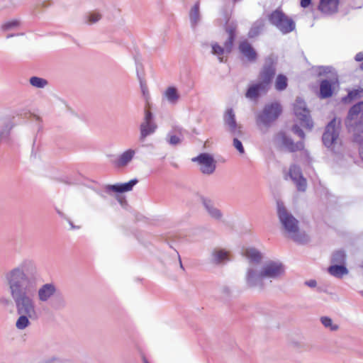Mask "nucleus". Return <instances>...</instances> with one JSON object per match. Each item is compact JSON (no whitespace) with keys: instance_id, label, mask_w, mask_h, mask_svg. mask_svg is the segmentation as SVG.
Returning a JSON list of instances; mask_svg holds the SVG:
<instances>
[{"instance_id":"f257e3e1","label":"nucleus","mask_w":363,"mask_h":363,"mask_svg":"<svg viewBox=\"0 0 363 363\" xmlns=\"http://www.w3.org/2000/svg\"><path fill=\"white\" fill-rule=\"evenodd\" d=\"M40 275L36 264L31 259H25L9 270L4 275V284L11 298L13 301L18 318L15 327L24 330L31 325L30 320L37 318L35 301L33 297L37 291L38 300L47 303L57 293V286L49 282L38 289Z\"/></svg>"},{"instance_id":"f03ea898","label":"nucleus","mask_w":363,"mask_h":363,"mask_svg":"<svg viewBox=\"0 0 363 363\" xmlns=\"http://www.w3.org/2000/svg\"><path fill=\"white\" fill-rule=\"evenodd\" d=\"M285 267L280 262L269 261L262 265L251 264L246 270L245 283L250 289L263 290L267 283L281 279Z\"/></svg>"},{"instance_id":"7ed1b4c3","label":"nucleus","mask_w":363,"mask_h":363,"mask_svg":"<svg viewBox=\"0 0 363 363\" xmlns=\"http://www.w3.org/2000/svg\"><path fill=\"white\" fill-rule=\"evenodd\" d=\"M277 214L281 226L289 237L300 243L308 240L306 235L299 231L298 220L287 211L281 201L277 202Z\"/></svg>"},{"instance_id":"20e7f679","label":"nucleus","mask_w":363,"mask_h":363,"mask_svg":"<svg viewBox=\"0 0 363 363\" xmlns=\"http://www.w3.org/2000/svg\"><path fill=\"white\" fill-rule=\"evenodd\" d=\"M269 23L279 29L283 34L292 32L296 24L292 18L287 16L281 9H276L268 16Z\"/></svg>"},{"instance_id":"39448f33","label":"nucleus","mask_w":363,"mask_h":363,"mask_svg":"<svg viewBox=\"0 0 363 363\" xmlns=\"http://www.w3.org/2000/svg\"><path fill=\"white\" fill-rule=\"evenodd\" d=\"M282 108L279 103L272 102L264 106L262 111L257 116V123L269 127L281 115Z\"/></svg>"},{"instance_id":"423d86ee","label":"nucleus","mask_w":363,"mask_h":363,"mask_svg":"<svg viewBox=\"0 0 363 363\" xmlns=\"http://www.w3.org/2000/svg\"><path fill=\"white\" fill-rule=\"evenodd\" d=\"M277 60L273 55L267 57L259 74V82L269 89L276 74Z\"/></svg>"},{"instance_id":"0eeeda50","label":"nucleus","mask_w":363,"mask_h":363,"mask_svg":"<svg viewBox=\"0 0 363 363\" xmlns=\"http://www.w3.org/2000/svg\"><path fill=\"white\" fill-rule=\"evenodd\" d=\"M276 145L290 152H295L304 149V143L302 141L294 143V140L287 136L284 133L279 132L274 138Z\"/></svg>"},{"instance_id":"6e6552de","label":"nucleus","mask_w":363,"mask_h":363,"mask_svg":"<svg viewBox=\"0 0 363 363\" xmlns=\"http://www.w3.org/2000/svg\"><path fill=\"white\" fill-rule=\"evenodd\" d=\"M340 121L333 118L325 127L323 135V144L328 147H332L338 140Z\"/></svg>"},{"instance_id":"1a4fd4ad","label":"nucleus","mask_w":363,"mask_h":363,"mask_svg":"<svg viewBox=\"0 0 363 363\" xmlns=\"http://www.w3.org/2000/svg\"><path fill=\"white\" fill-rule=\"evenodd\" d=\"M294 113L300 120L303 126L311 129L313 126V121L310 116L309 110L306 108V103L300 98H297L294 105Z\"/></svg>"},{"instance_id":"9d476101","label":"nucleus","mask_w":363,"mask_h":363,"mask_svg":"<svg viewBox=\"0 0 363 363\" xmlns=\"http://www.w3.org/2000/svg\"><path fill=\"white\" fill-rule=\"evenodd\" d=\"M192 161L198 163L200 171L203 174H212L216 170V162L213 157L208 153H201L192 158Z\"/></svg>"},{"instance_id":"9b49d317","label":"nucleus","mask_w":363,"mask_h":363,"mask_svg":"<svg viewBox=\"0 0 363 363\" xmlns=\"http://www.w3.org/2000/svg\"><path fill=\"white\" fill-rule=\"evenodd\" d=\"M345 123L347 127L363 125V101L359 102L350 108Z\"/></svg>"},{"instance_id":"f8f14e48","label":"nucleus","mask_w":363,"mask_h":363,"mask_svg":"<svg viewBox=\"0 0 363 363\" xmlns=\"http://www.w3.org/2000/svg\"><path fill=\"white\" fill-rule=\"evenodd\" d=\"M157 129V125L153 122V116L149 110L145 111L144 121L140 125V140L152 134Z\"/></svg>"},{"instance_id":"ddd939ff","label":"nucleus","mask_w":363,"mask_h":363,"mask_svg":"<svg viewBox=\"0 0 363 363\" xmlns=\"http://www.w3.org/2000/svg\"><path fill=\"white\" fill-rule=\"evenodd\" d=\"M289 176L296 184L297 189L305 191L307 187L306 179L303 177L301 168L297 165H291L289 169Z\"/></svg>"},{"instance_id":"4468645a","label":"nucleus","mask_w":363,"mask_h":363,"mask_svg":"<svg viewBox=\"0 0 363 363\" xmlns=\"http://www.w3.org/2000/svg\"><path fill=\"white\" fill-rule=\"evenodd\" d=\"M339 0H320L319 10L325 14H333L337 11Z\"/></svg>"},{"instance_id":"2eb2a0df","label":"nucleus","mask_w":363,"mask_h":363,"mask_svg":"<svg viewBox=\"0 0 363 363\" xmlns=\"http://www.w3.org/2000/svg\"><path fill=\"white\" fill-rule=\"evenodd\" d=\"M203 205L205 210L208 213V216L214 220H221L223 218V213L220 209H218L214 203L209 199H203Z\"/></svg>"},{"instance_id":"dca6fc26","label":"nucleus","mask_w":363,"mask_h":363,"mask_svg":"<svg viewBox=\"0 0 363 363\" xmlns=\"http://www.w3.org/2000/svg\"><path fill=\"white\" fill-rule=\"evenodd\" d=\"M136 150L129 148L123 152L116 161V164L119 167H126L134 158Z\"/></svg>"},{"instance_id":"f3484780","label":"nucleus","mask_w":363,"mask_h":363,"mask_svg":"<svg viewBox=\"0 0 363 363\" xmlns=\"http://www.w3.org/2000/svg\"><path fill=\"white\" fill-rule=\"evenodd\" d=\"M230 260L229 252L221 249H214L211 252V262L221 264Z\"/></svg>"},{"instance_id":"a211bd4d","label":"nucleus","mask_w":363,"mask_h":363,"mask_svg":"<svg viewBox=\"0 0 363 363\" xmlns=\"http://www.w3.org/2000/svg\"><path fill=\"white\" fill-rule=\"evenodd\" d=\"M138 183V180L136 179H131L127 183L124 184H116L113 185H107L106 186V190L107 191H112L114 192H125L130 191L133 186H135Z\"/></svg>"},{"instance_id":"6ab92c4d","label":"nucleus","mask_w":363,"mask_h":363,"mask_svg":"<svg viewBox=\"0 0 363 363\" xmlns=\"http://www.w3.org/2000/svg\"><path fill=\"white\" fill-rule=\"evenodd\" d=\"M337 82V78L334 77L331 81L325 79L320 84V97L322 99L329 98L333 94L332 84Z\"/></svg>"},{"instance_id":"aec40b11","label":"nucleus","mask_w":363,"mask_h":363,"mask_svg":"<svg viewBox=\"0 0 363 363\" xmlns=\"http://www.w3.org/2000/svg\"><path fill=\"white\" fill-rule=\"evenodd\" d=\"M240 52L250 62L257 59V53L252 45L247 41H242L239 45Z\"/></svg>"},{"instance_id":"412c9836","label":"nucleus","mask_w":363,"mask_h":363,"mask_svg":"<svg viewBox=\"0 0 363 363\" xmlns=\"http://www.w3.org/2000/svg\"><path fill=\"white\" fill-rule=\"evenodd\" d=\"M268 91V89L264 87L259 82L249 87L247 89L245 96L247 98L250 99H255L259 96L260 94H264Z\"/></svg>"},{"instance_id":"4be33fe9","label":"nucleus","mask_w":363,"mask_h":363,"mask_svg":"<svg viewBox=\"0 0 363 363\" xmlns=\"http://www.w3.org/2000/svg\"><path fill=\"white\" fill-rule=\"evenodd\" d=\"M164 97L171 104H176L179 99V94L174 86H169L164 93Z\"/></svg>"},{"instance_id":"5701e85b","label":"nucleus","mask_w":363,"mask_h":363,"mask_svg":"<svg viewBox=\"0 0 363 363\" xmlns=\"http://www.w3.org/2000/svg\"><path fill=\"white\" fill-rule=\"evenodd\" d=\"M329 273L337 278H341L342 276L348 274L347 269L342 264H335L328 268Z\"/></svg>"},{"instance_id":"b1692460","label":"nucleus","mask_w":363,"mask_h":363,"mask_svg":"<svg viewBox=\"0 0 363 363\" xmlns=\"http://www.w3.org/2000/svg\"><path fill=\"white\" fill-rule=\"evenodd\" d=\"M264 26V23L262 19H259L256 21L250 28L249 33H248V37L249 38H255L257 36L261 31L262 30Z\"/></svg>"},{"instance_id":"393cba45","label":"nucleus","mask_w":363,"mask_h":363,"mask_svg":"<svg viewBox=\"0 0 363 363\" xmlns=\"http://www.w3.org/2000/svg\"><path fill=\"white\" fill-rule=\"evenodd\" d=\"M190 21L193 27L196 26L200 21L199 2H196L191 8L189 13Z\"/></svg>"},{"instance_id":"a878e982","label":"nucleus","mask_w":363,"mask_h":363,"mask_svg":"<svg viewBox=\"0 0 363 363\" xmlns=\"http://www.w3.org/2000/svg\"><path fill=\"white\" fill-rule=\"evenodd\" d=\"M363 95V88H359L357 89L351 90L348 92V94L342 98V101L345 103L351 102L353 100L361 98Z\"/></svg>"},{"instance_id":"bb28decb","label":"nucleus","mask_w":363,"mask_h":363,"mask_svg":"<svg viewBox=\"0 0 363 363\" xmlns=\"http://www.w3.org/2000/svg\"><path fill=\"white\" fill-rule=\"evenodd\" d=\"M225 127L232 135L240 137V138L243 137L244 133L242 130V126L238 124L236 121Z\"/></svg>"},{"instance_id":"cd10ccee","label":"nucleus","mask_w":363,"mask_h":363,"mask_svg":"<svg viewBox=\"0 0 363 363\" xmlns=\"http://www.w3.org/2000/svg\"><path fill=\"white\" fill-rule=\"evenodd\" d=\"M21 26V21L18 19H11L6 21L1 26L4 31H12L18 30Z\"/></svg>"},{"instance_id":"c85d7f7f","label":"nucleus","mask_w":363,"mask_h":363,"mask_svg":"<svg viewBox=\"0 0 363 363\" xmlns=\"http://www.w3.org/2000/svg\"><path fill=\"white\" fill-rule=\"evenodd\" d=\"M244 254L248 259L253 262H259L262 259L260 252L255 248L247 249Z\"/></svg>"},{"instance_id":"c756f323","label":"nucleus","mask_w":363,"mask_h":363,"mask_svg":"<svg viewBox=\"0 0 363 363\" xmlns=\"http://www.w3.org/2000/svg\"><path fill=\"white\" fill-rule=\"evenodd\" d=\"M30 84L38 89H43L48 85V81L39 77H31L29 79Z\"/></svg>"},{"instance_id":"7c9ffc66","label":"nucleus","mask_w":363,"mask_h":363,"mask_svg":"<svg viewBox=\"0 0 363 363\" xmlns=\"http://www.w3.org/2000/svg\"><path fill=\"white\" fill-rule=\"evenodd\" d=\"M320 322L323 325L330 331H337L339 329V325L335 323L332 318L328 316H323L320 318Z\"/></svg>"},{"instance_id":"2f4dec72","label":"nucleus","mask_w":363,"mask_h":363,"mask_svg":"<svg viewBox=\"0 0 363 363\" xmlns=\"http://www.w3.org/2000/svg\"><path fill=\"white\" fill-rule=\"evenodd\" d=\"M346 255L343 250L335 251L332 257V262L333 263L343 264L345 262Z\"/></svg>"},{"instance_id":"473e14b6","label":"nucleus","mask_w":363,"mask_h":363,"mask_svg":"<svg viewBox=\"0 0 363 363\" xmlns=\"http://www.w3.org/2000/svg\"><path fill=\"white\" fill-rule=\"evenodd\" d=\"M287 86V78L283 74H279L275 81V88L278 91L284 90Z\"/></svg>"},{"instance_id":"72a5a7b5","label":"nucleus","mask_w":363,"mask_h":363,"mask_svg":"<svg viewBox=\"0 0 363 363\" xmlns=\"http://www.w3.org/2000/svg\"><path fill=\"white\" fill-rule=\"evenodd\" d=\"M225 52V49L220 47L218 44L214 43L212 45V53L218 56L220 62L223 61V57L222 55Z\"/></svg>"},{"instance_id":"f704fd0d","label":"nucleus","mask_w":363,"mask_h":363,"mask_svg":"<svg viewBox=\"0 0 363 363\" xmlns=\"http://www.w3.org/2000/svg\"><path fill=\"white\" fill-rule=\"evenodd\" d=\"M235 121V116L232 108L228 109L224 116L225 126Z\"/></svg>"},{"instance_id":"c9c22d12","label":"nucleus","mask_w":363,"mask_h":363,"mask_svg":"<svg viewBox=\"0 0 363 363\" xmlns=\"http://www.w3.org/2000/svg\"><path fill=\"white\" fill-rule=\"evenodd\" d=\"M13 128V125L9 123L6 124L0 132V141L7 140L9 138L10 131Z\"/></svg>"},{"instance_id":"e433bc0d","label":"nucleus","mask_w":363,"mask_h":363,"mask_svg":"<svg viewBox=\"0 0 363 363\" xmlns=\"http://www.w3.org/2000/svg\"><path fill=\"white\" fill-rule=\"evenodd\" d=\"M235 38L234 33L232 30L229 31V35L228 40L225 41L224 45V49L226 52H230Z\"/></svg>"},{"instance_id":"4c0bfd02","label":"nucleus","mask_w":363,"mask_h":363,"mask_svg":"<svg viewBox=\"0 0 363 363\" xmlns=\"http://www.w3.org/2000/svg\"><path fill=\"white\" fill-rule=\"evenodd\" d=\"M101 18V15L99 13H90L87 17V23L89 24H94L97 23Z\"/></svg>"},{"instance_id":"58836bf2","label":"nucleus","mask_w":363,"mask_h":363,"mask_svg":"<svg viewBox=\"0 0 363 363\" xmlns=\"http://www.w3.org/2000/svg\"><path fill=\"white\" fill-rule=\"evenodd\" d=\"M239 137L234 136L233 139V147L238 151L240 155L245 154V149L242 144V142L238 139Z\"/></svg>"},{"instance_id":"ea45409f","label":"nucleus","mask_w":363,"mask_h":363,"mask_svg":"<svg viewBox=\"0 0 363 363\" xmlns=\"http://www.w3.org/2000/svg\"><path fill=\"white\" fill-rule=\"evenodd\" d=\"M292 130L294 133L297 134L301 138H305V134L303 130L297 125H295L292 128Z\"/></svg>"},{"instance_id":"a19ab883","label":"nucleus","mask_w":363,"mask_h":363,"mask_svg":"<svg viewBox=\"0 0 363 363\" xmlns=\"http://www.w3.org/2000/svg\"><path fill=\"white\" fill-rule=\"evenodd\" d=\"M168 141H169V144L176 145H178L179 143H180L181 140L179 137H177L176 135H170Z\"/></svg>"},{"instance_id":"79ce46f5","label":"nucleus","mask_w":363,"mask_h":363,"mask_svg":"<svg viewBox=\"0 0 363 363\" xmlns=\"http://www.w3.org/2000/svg\"><path fill=\"white\" fill-rule=\"evenodd\" d=\"M141 91L143 92V96L147 99L148 96V90L145 84H141Z\"/></svg>"},{"instance_id":"37998d69","label":"nucleus","mask_w":363,"mask_h":363,"mask_svg":"<svg viewBox=\"0 0 363 363\" xmlns=\"http://www.w3.org/2000/svg\"><path fill=\"white\" fill-rule=\"evenodd\" d=\"M311 3V0H301V6L303 8L308 7Z\"/></svg>"},{"instance_id":"c03bdc74","label":"nucleus","mask_w":363,"mask_h":363,"mask_svg":"<svg viewBox=\"0 0 363 363\" xmlns=\"http://www.w3.org/2000/svg\"><path fill=\"white\" fill-rule=\"evenodd\" d=\"M306 284L309 287H315L317 284L316 281L313 279H311L309 281H306Z\"/></svg>"},{"instance_id":"a18cd8bd","label":"nucleus","mask_w":363,"mask_h":363,"mask_svg":"<svg viewBox=\"0 0 363 363\" xmlns=\"http://www.w3.org/2000/svg\"><path fill=\"white\" fill-rule=\"evenodd\" d=\"M355 60L357 62L363 61V52H359L355 55Z\"/></svg>"},{"instance_id":"49530a36","label":"nucleus","mask_w":363,"mask_h":363,"mask_svg":"<svg viewBox=\"0 0 363 363\" xmlns=\"http://www.w3.org/2000/svg\"><path fill=\"white\" fill-rule=\"evenodd\" d=\"M9 5L5 0H0V9L8 7Z\"/></svg>"},{"instance_id":"de8ad7c7","label":"nucleus","mask_w":363,"mask_h":363,"mask_svg":"<svg viewBox=\"0 0 363 363\" xmlns=\"http://www.w3.org/2000/svg\"><path fill=\"white\" fill-rule=\"evenodd\" d=\"M65 306V302L62 298H61L58 301V308H63Z\"/></svg>"},{"instance_id":"09e8293b","label":"nucleus","mask_w":363,"mask_h":363,"mask_svg":"<svg viewBox=\"0 0 363 363\" xmlns=\"http://www.w3.org/2000/svg\"><path fill=\"white\" fill-rule=\"evenodd\" d=\"M177 257H178V259H179V262L180 268H181L182 269L184 270V267H183V264H182V260H181V257H180V256H179V253H178V252H177Z\"/></svg>"},{"instance_id":"8fccbe9b","label":"nucleus","mask_w":363,"mask_h":363,"mask_svg":"<svg viewBox=\"0 0 363 363\" xmlns=\"http://www.w3.org/2000/svg\"><path fill=\"white\" fill-rule=\"evenodd\" d=\"M359 155H360L361 159L363 160V149H361L359 150Z\"/></svg>"},{"instance_id":"3c124183","label":"nucleus","mask_w":363,"mask_h":363,"mask_svg":"<svg viewBox=\"0 0 363 363\" xmlns=\"http://www.w3.org/2000/svg\"><path fill=\"white\" fill-rule=\"evenodd\" d=\"M324 72H330V69L329 67H325L323 68Z\"/></svg>"},{"instance_id":"603ef678","label":"nucleus","mask_w":363,"mask_h":363,"mask_svg":"<svg viewBox=\"0 0 363 363\" xmlns=\"http://www.w3.org/2000/svg\"><path fill=\"white\" fill-rule=\"evenodd\" d=\"M144 363H149V362L146 359L145 357L143 358Z\"/></svg>"},{"instance_id":"864d4df0","label":"nucleus","mask_w":363,"mask_h":363,"mask_svg":"<svg viewBox=\"0 0 363 363\" xmlns=\"http://www.w3.org/2000/svg\"><path fill=\"white\" fill-rule=\"evenodd\" d=\"M360 68L362 70H363V62H362L361 65H360Z\"/></svg>"},{"instance_id":"5fc2aeb1","label":"nucleus","mask_w":363,"mask_h":363,"mask_svg":"<svg viewBox=\"0 0 363 363\" xmlns=\"http://www.w3.org/2000/svg\"><path fill=\"white\" fill-rule=\"evenodd\" d=\"M12 36H13V35H8L6 36V38H9L12 37Z\"/></svg>"},{"instance_id":"6e6d98bb","label":"nucleus","mask_w":363,"mask_h":363,"mask_svg":"<svg viewBox=\"0 0 363 363\" xmlns=\"http://www.w3.org/2000/svg\"><path fill=\"white\" fill-rule=\"evenodd\" d=\"M71 227H72V228H74V225H72V223H71Z\"/></svg>"},{"instance_id":"4d7b16f0","label":"nucleus","mask_w":363,"mask_h":363,"mask_svg":"<svg viewBox=\"0 0 363 363\" xmlns=\"http://www.w3.org/2000/svg\"><path fill=\"white\" fill-rule=\"evenodd\" d=\"M360 293H361L362 296H363V291H362Z\"/></svg>"}]
</instances>
